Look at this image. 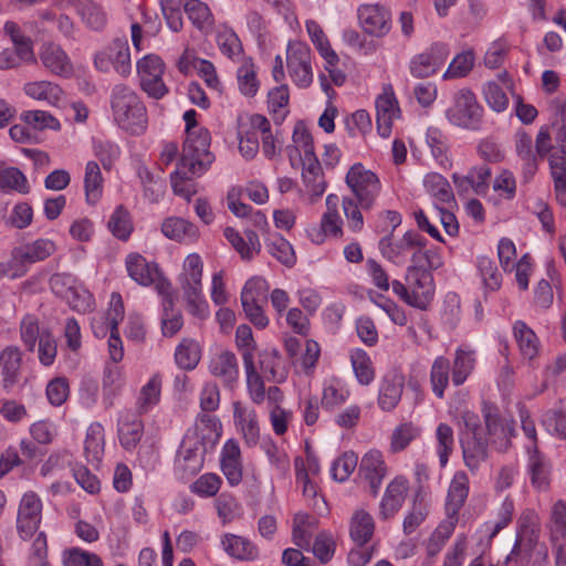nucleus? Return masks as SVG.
<instances>
[{
  "mask_svg": "<svg viewBox=\"0 0 566 566\" xmlns=\"http://www.w3.org/2000/svg\"><path fill=\"white\" fill-rule=\"evenodd\" d=\"M114 122L124 130L142 134L147 128V109L139 95L129 86L115 85L111 93Z\"/></svg>",
  "mask_w": 566,
  "mask_h": 566,
  "instance_id": "nucleus-1",
  "label": "nucleus"
},
{
  "mask_svg": "<svg viewBox=\"0 0 566 566\" xmlns=\"http://www.w3.org/2000/svg\"><path fill=\"white\" fill-rule=\"evenodd\" d=\"M203 262L198 253H190L182 263V272L179 283L187 302L188 312L198 317L206 318L209 315V305L202 293Z\"/></svg>",
  "mask_w": 566,
  "mask_h": 566,
  "instance_id": "nucleus-2",
  "label": "nucleus"
},
{
  "mask_svg": "<svg viewBox=\"0 0 566 566\" xmlns=\"http://www.w3.org/2000/svg\"><path fill=\"white\" fill-rule=\"evenodd\" d=\"M394 293L408 305L427 310L434 297V281L431 272L419 266H409L406 273V284L394 280Z\"/></svg>",
  "mask_w": 566,
  "mask_h": 566,
  "instance_id": "nucleus-3",
  "label": "nucleus"
},
{
  "mask_svg": "<svg viewBox=\"0 0 566 566\" xmlns=\"http://www.w3.org/2000/svg\"><path fill=\"white\" fill-rule=\"evenodd\" d=\"M211 136L206 127L186 135L180 158L181 167L187 168L192 176H202L214 160L213 154L209 150Z\"/></svg>",
  "mask_w": 566,
  "mask_h": 566,
  "instance_id": "nucleus-4",
  "label": "nucleus"
},
{
  "mask_svg": "<svg viewBox=\"0 0 566 566\" xmlns=\"http://www.w3.org/2000/svg\"><path fill=\"white\" fill-rule=\"evenodd\" d=\"M535 150L538 157L548 155L551 175L554 180L556 200L566 206V150L564 147H553L547 127H542L536 136Z\"/></svg>",
  "mask_w": 566,
  "mask_h": 566,
  "instance_id": "nucleus-5",
  "label": "nucleus"
},
{
  "mask_svg": "<svg viewBox=\"0 0 566 566\" xmlns=\"http://www.w3.org/2000/svg\"><path fill=\"white\" fill-rule=\"evenodd\" d=\"M483 107L475 94L468 87L460 88L452 95L451 105L444 111L447 120L463 129H476L482 119Z\"/></svg>",
  "mask_w": 566,
  "mask_h": 566,
  "instance_id": "nucleus-6",
  "label": "nucleus"
},
{
  "mask_svg": "<svg viewBox=\"0 0 566 566\" xmlns=\"http://www.w3.org/2000/svg\"><path fill=\"white\" fill-rule=\"evenodd\" d=\"M345 182L352 197L357 199L364 210L374 207L381 190V182L373 170L366 168L361 163H356L348 169Z\"/></svg>",
  "mask_w": 566,
  "mask_h": 566,
  "instance_id": "nucleus-7",
  "label": "nucleus"
},
{
  "mask_svg": "<svg viewBox=\"0 0 566 566\" xmlns=\"http://www.w3.org/2000/svg\"><path fill=\"white\" fill-rule=\"evenodd\" d=\"M286 67L292 83L298 88H307L314 80L313 53L302 41H291L286 48Z\"/></svg>",
  "mask_w": 566,
  "mask_h": 566,
  "instance_id": "nucleus-8",
  "label": "nucleus"
},
{
  "mask_svg": "<svg viewBox=\"0 0 566 566\" xmlns=\"http://www.w3.org/2000/svg\"><path fill=\"white\" fill-rule=\"evenodd\" d=\"M94 66L103 73L114 70L123 77L129 76L132 73V59L127 40L115 39L98 50L94 54Z\"/></svg>",
  "mask_w": 566,
  "mask_h": 566,
  "instance_id": "nucleus-9",
  "label": "nucleus"
},
{
  "mask_svg": "<svg viewBox=\"0 0 566 566\" xmlns=\"http://www.w3.org/2000/svg\"><path fill=\"white\" fill-rule=\"evenodd\" d=\"M142 90L151 98L161 99L169 92L164 82L165 63L157 54H146L136 63Z\"/></svg>",
  "mask_w": 566,
  "mask_h": 566,
  "instance_id": "nucleus-10",
  "label": "nucleus"
},
{
  "mask_svg": "<svg viewBox=\"0 0 566 566\" xmlns=\"http://www.w3.org/2000/svg\"><path fill=\"white\" fill-rule=\"evenodd\" d=\"M449 56V48L442 42L432 43L422 52L415 54L408 69L415 78H427L433 76L443 66Z\"/></svg>",
  "mask_w": 566,
  "mask_h": 566,
  "instance_id": "nucleus-11",
  "label": "nucleus"
},
{
  "mask_svg": "<svg viewBox=\"0 0 566 566\" xmlns=\"http://www.w3.org/2000/svg\"><path fill=\"white\" fill-rule=\"evenodd\" d=\"M43 504L40 496L25 492L20 500L17 514V530L21 538L30 539L39 530L42 521Z\"/></svg>",
  "mask_w": 566,
  "mask_h": 566,
  "instance_id": "nucleus-12",
  "label": "nucleus"
},
{
  "mask_svg": "<svg viewBox=\"0 0 566 566\" xmlns=\"http://www.w3.org/2000/svg\"><path fill=\"white\" fill-rule=\"evenodd\" d=\"M55 251L56 244L53 240L39 238L32 242L13 248L11 256L18 274L23 276L31 264L44 261Z\"/></svg>",
  "mask_w": 566,
  "mask_h": 566,
  "instance_id": "nucleus-13",
  "label": "nucleus"
},
{
  "mask_svg": "<svg viewBox=\"0 0 566 566\" xmlns=\"http://www.w3.org/2000/svg\"><path fill=\"white\" fill-rule=\"evenodd\" d=\"M222 436L220 419L210 413H199L195 423L186 431L185 438L198 442L207 451L213 449Z\"/></svg>",
  "mask_w": 566,
  "mask_h": 566,
  "instance_id": "nucleus-14",
  "label": "nucleus"
},
{
  "mask_svg": "<svg viewBox=\"0 0 566 566\" xmlns=\"http://www.w3.org/2000/svg\"><path fill=\"white\" fill-rule=\"evenodd\" d=\"M357 15L363 30L371 36H385L391 29L390 12L382 4H360L357 10Z\"/></svg>",
  "mask_w": 566,
  "mask_h": 566,
  "instance_id": "nucleus-15",
  "label": "nucleus"
},
{
  "mask_svg": "<svg viewBox=\"0 0 566 566\" xmlns=\"http://www.w3.org/2000/svg\"><path fill=\"white\" fill-rule=\"evenodd\" d=\"M206 452L198 442L184 437L175 459V474L182 480L197 474L203 467Z\"/></svg>",
  "mask_w": 566,
  "mask_h": 566,
  "instance_id": "nucleus-16",
  "label": "nucleus"
},
{
  "mask_svg": "<svg viewBox=\"0 0 566 566\" xmlns=\"http://www.w3.org/2000/svg\"><path fill=\"white\" fill-rule=\"evenodd\" d=\"M376 106V124L378 135L388 138L392 132V124L400 117V108L390 85L384 87L380 95L375 101Z\"/></svg>",
  "mask_w": 566,
  "mask_h": 566,
  "instance_id": "nucleus-17",
  "label": "nucleus"
},
{
  "mask_svg": "<svg viewBox=\"0 0 566 566\" xmlns=\"http://www.w3.org/2000/svg\"><path fill=\"white\" fill-rule=\"evenodd\" d=\"M124 318V303L122 295L117 292L111 294L108 310L106 313H96L91 318V326L94 335L98 338L105 337L118 331L117 326Z\"/></svg>",
  "mask_w": 566,
  "mask_h": 566,
  "instance_id": "nucleus-18",
  "label": "nucleus"
},
{
  "mask_svg": "<svg viewBox=\"0 0 566 566\" xmlns=\"http://www.w3.org/2000/svg\"><path fill=\"white\" fill-rule=\"evenodd\" d=\"M491 169L486 165L472 167L467 175L453 172L452 182L459 196H468L470 192L485 195L489 190Z\"/></svg>",
  "mask_w": 566,
  "mask_h": 566,
  "instance_id": "nucleus-19",
  "label": "nucleus"
},
{
  "mask_svg": "<svg viewBox=\"0 0 566 566\" xmlns=\"http://www.w3.org/2000/svg\"><path fill=\"white\" fill-rule=\"evenodd\" d=\"M233 423L237 431L242 436L247 447H255L260 441V424L256 411L240 401H234Z\"/></svg>",
  "mask_w": 566,
  "mask_h": 566,
  "instance_id": "nucleus-20",
  "label": "nucleus"
},
{
  "mask_svg": "<svg viewBox=\"0 0 566 566\" xmlns=\"http://www.w3.org/2000/svg\"><path fill=\"white\" fill-rule=\"evenodd\" d=\"M485 426L488 430L486 441L497 451H505L511 446L515 436L514 420L497 413H485Z\"/></svg>",
  "mask_w": 566,
  "mask_h": 566,
  "instance_id": "nucleus-21",
  "label": "nucleus"
},
{
  "mask_svg": "<svg viewBox=\"0 0 566 566\" xmlns=\"http://www.w3.org/2000/svg\"><path fill=\"white\" fill-rule=\"evenodd\" d=\"M387 471L388 468L381 451L370 449L363 455L359 474L368 483L374 495L378 494Z\"/></svg>",
  "mask_w": 566,
  "mask_h": 566,
  "instance_id": "nucleus-22",
  "label": "nucleus"
},
{
  "mask_svg": "<svg viewBox=\"0 0 566 566\" xmlns=\"http://www.w3.org/2000/svg\"><path fill=\"white\" fill-rule=\"evenodd\" d=\"M220 468L231 486H237L243 479L241 448L235 439H228L220 451Z\"/></svg>",
  "mask_w": 566,
  "mask_h": 566,
  "instance_id": "nucleus-23",
  "label": "nucleus"
},
{
  "mask_svg": "<svg viewBox=\"0 0 566 566\" xmlns=\"http://www.w3.org/2000/svg\"><path fill=\"white\" fill-rule=\"evenodd\" d=\"M408 490L409 482L403 475H397L388 483L379 503L381 518L387 520L398 513L405 503Z\"/></svg>",
  "mask_w": 566,
  "mask_h": 566,
  "instance_id": "nucleus-24",
  "label": "nucleus"
},
{
  "mask_svg": "<svg viewBox=\"0 0 566 566\" xmlns=\"http://www.w3.org/2000/svg\"><path fill=\"white\" fill-rule=\"evenodd\" d=\"M209 371L219 378L223 386L233 389L239 381V365L232 352L223 350L213 355L209 361Z\"/></svg>",
  "mask_w": 566,
  "mask_h": 566,
  "instance_id": "nucleus-25",
  "label": "nucleus"
},
{
  "mask_svg": "<svg viewBox=\"0 0 566 566\" xmlns=\"http://www.w3.org/2000/svg\"><path fill=\"white\" fill-rule=\"evenodd\" d=\"M43 66L54 75L70 77L73 74V64L67 53L55 43H44L39 52Z\"/></svg>",
  "mask_w": 566,
  "mask_h": 566,
  "instance_id": "nucleus-26",
  "label": "nucleus"
},
{
  "mask_svg": "<svg viewBox=\"0 0 566 566\" xmlns=\"http://www.w3.org/2000/svg\"><path fill=\"white\" fill-rule=\"evenodd\" d=\"M125 266L128 276L142 286L151 285L159 275L157 264L147 261L137 252H132L126 256Z\"/></svg>",
  "mask_w": 566,
  "mask_h": 566,
  "instance_id": "nucleus-27",
  "label": "nucleus"
},
{
  "mask_svg": "<svg viewBox=\"0 0 566 566\" xmlns=\"http://www.w3.org/2000/svg\"><path fill=\"white\" fill-rule=\"evenodd\" d=\"M424 140L436 164L442 169H451L453 161L447 135L440 128L430 126L426 130Z\"/></svg>",
  "mask_w": 566,
  "mask_h": 566,
  "instance_id": "nucleus-28",
  "label": "nucleus"
},
{
  "mask_svg": "<svg viewBox=\"0 0 566 566\" xmlns=\"http://www.w3.org/2000/svg\"><path fill=\"white\" fill-rule=\"evenodd\" d=\"M426 192L431 197L433 206H453L454 193L448 179L439 172H428L422 179Z\"/></svg>",
  "mask_w": 566,
  "mask_h": 566,
  "instance_id": "nucleus-29",
  "label": "nucleus"
},
{
  "mask_svg": "<svg viewBox=\"0 0 566 566\" xmlns=\"http://www.w3.org/2000/svg\"><path fill=\"white\" fill-rule=\"evenodd\" d=\"M464 464L471 472H476L488 458V441L475 434H462L460 437Z\"/></svg>",
  "mask_w": 566,
  "mask_h": 566,
  "instance_id": "nucleus-30",
  "label": "nucleus"
},
{
  "mask_svg": "<svg viewBox=\"0 0 566 566\" xmlns=\"http://www.w3.org/2000/svg\"><path fill=\"white\" fill-rule=\"evenodd\" d=\"M350 397L347 382L337 376L324 378L322 384V406L326 410H333L344 405Z\"/></svg>",
  "mask_w": 566,
  "mask_h": 566,
  "instance_id": "nucleus-31",
  "label": "nucleus"
},
{
  "mask_svg": "<svg viewBox=\"0 0 566 566\" xmlns=\"http://www.w3.org/2000/svg\"><path fill=\"white\" fill-rule=\"evenodd\" d=\"M287 155L291 160L300 159L302 164L317 159L312 135L302 123L294 127L292 145L287 147Z\"/></svg>",
  "mask_w": 566,
  "mask_h": 566,
  "instance_id": "nucleus-32",
  "label": "nucleus"
},
{
  "mask_svg": "<svg viewBox=\"0 0 566 566\" xmlns=\"http://www.w3.org/2000/svg\"><path fill=\"white\" fill-rule=\"evenodd\" d=\"M415 237L416 233L407 232L398 240H394L390 237L382 238L379 242L382 256L396 265L405 264L409 259Z\"/></svg>",
  "mask_w": 566,
  "mask_h": 566,
  "instance_id": "nucleus-33",
  "label": "nucleus"
},
{
  "mask_svg": "<svg viewBox=\"0 0 566 566\" xmlns=\"http://www.w3.org/2000/svg\"><path fill=\"white\" fill-rule=\"evenodd\" d=\"M476 364V353L469 345L457 347L452 361L451 381L455 387L463 385L473 373Z\"/></svg>",
  "mask_w": 566,
  "mask_h": 566,
  "instance_id": "nucleus-34",
  "label": "nucleus"
},
{
  "mask_svg": "<svg viewBox=\"0 0 566 566\" xmlns=\"http://www.w3.org/2000/svg\"><path fill=\"white\" fill-rule=\"evenodd\" d=\"M239 63L235 72L238 90L245 97H254L261 86L259 69L251 56H243Z\"/></svg>",
  "mask_w": 566,
  "mask_h": 566,
  "instance_id": "nucleus-35",
  "label": "nucleus"
},
{
  "mask_svg": "<svg viewBox=\"0 0 566 566\" xmlns=\"http://www.w3.org/2000/svg\"><path fill=\"white\" fill-rule=\"evenodd\" d=\"M223 234L242 260L250 261L261 251L259 235L252 230H247L241 235L235 229L228 227L224 229Z\"/></svg>",
  "mask_w": 566,
  "mask_h": 566,
  "instance_id": "nucleus-36",
  "label": "nucleus"
},
{
  "mask_svg": "<svg viewBox=\"0 0 566 566\" xmlns=\"http://www.w3.org/2000/svg\"><path fill=\"white\" fill-rule=\"evenodd\" d=\"M303 165L302 179L305 186V195L308 202H315L326 190L327 184L318 159Z\"/></svg>",
  "mask_w": 566,
  "mask_h": 566,
  "instance_id": "nucleus-37",
  "label": "nucleus"
},
{
  "mask_svg": "<svg viewBox=\"0 0 566 566\" xmlns=\"http://www.w3.org/2000/svg\"><path fill=\"white\" fill-rule=\"evenodd\" d=\"M405 379L401 375L390 374L382 378L379 394L378 406L384 411H391L401 399Z\"/></svg>",
  "mask_w": 566,
  "mask_h": 566,
  "instance_id": "nucleus-38",
  "label": "nucleus"
},
{
  "mask_svg": "<svg viewBox=\"0 0 566 566\" xmlns=\"http://www.w3.org/2000/svg\"><path fill=\"white\" fill-rule=\"evenodd\" d=\"M105 451L104 427L99 422H92L87 429L84 440V454L88 463L98 467Z\"/></svg>",
  "mask_w": 566,
  "mask_h": 566,
  "instance_id": "nucleus-39",
  "label": "nucleus"
},
{
  "mask_svg": "<svg viewBox=\"0 0 566 566\" xmlns=\"http://www.w3.org/2000/svg\"><path fill=\"white\" fill-rule=\"evenodd\" d=\"M21 360V352L15 346H8L1 352V377L4 389L10 390L18 384Z\"/></svg>",
  "mask_w": 566,
  "mask_h": 566,
  "instance_id": "nucleus-40",
  "label": "nucleus"
},
{
  "mask_svg": "<svg viewBox=\"0 0 566 566\" xmlns=\"http://www.w3.org/2000/svg\"><path fill=\"white\" fill-rule=\"evenodd\" d=\"M118 439L126 450L134 449L143 436V423L132 412H124L119 416L117 423Z\"/></svg>",
  "mask_w": 566,
  "mask_h": 566,
  "instance_id": "nucleus-41",
  "label": "nucleus"
},
{
  "mask_svg": "<svg viewBox=\"0 0 566 566\" xmlns=\"http://www.w3.org/2000/svg\"><path fill=\"white\" fill-rule=\"evenodd\" d=\"M23 92L27 96L52 106H57L63 99V90L50 81L28 82L23 86Z\"/></svg>",
  "mask_w": 566,
  "mask_h": 566,
  "instance_id": "nucleus-42",
  "label": "nucleus"
},
{
  "mask_svg": "<svg viewBox=\"0 0 566 566\" xmlns=\"http://www.w3.org/2000/svg\"><path fill=\"white\" fill-rule=\"evenodd\" d=\"M500 83L506 87L510 86L511 80L507 72L500 73L497 81H489L483 86L485 102L497 113L505 111L509 106V97Z\"/></svg>",
  "mask_w": 566,
  "mask_h": 566,
  "instance_id": "nucleus-43",
  "label": "nucleus"
},
{
  "mask_svg": "<svg viewBox=\"0 0 566 566\" xmlns=\"http://www.w3.org/2000/svg\"><path fill=\"white\" fill-rule=\"evenodd\" d=\"M221 545L224 552L240 560H254L258 558L259 552L255 545L245 537L224 534L221 538Z\"/></svg>",
  "mask_w": 566,
  "mask_h": 566,
  "instance_id": "nucleus-44",
  "label": "nucleus"
},
{
  "mask_svg": "<svg viewBox=\"0 0 566 566\" xmlns=\"http://www.w3.org/2000/svg\"><path fill=\"white\" fill-rule=\"evenodd\" d=\"M527 472L531 483L538 490L546 489L548 485L549 464L545 458L538 452L537 447L532 449L527 447Z\"/></svg>",
  "mask_w": 566,
  "mask_h": 566,
  "instance_id": "nucleus-45",
  "label": "nucleus"
},
{
  "mask_svg": "<svg viewBox=\"0 0 566 566\" xmlns=\"http://www.w3.org/2000/svg\"><path fill=\"white\" fill-rule=\"evenodd\" d=\"M104 189V179L101 168L97 163L91 160L85 166L84 172V190L85 200L90 206L96 205L102 196Z\"/></svg>",
  "mask_w": 566,
  "mask_h": 566,
  "instance_id": "nucleus-46",
  "label": "nucleus"
},
{
  "mask_svg": "<svg viewBox=\"0 0 566 566\" xmlns=\"http://www.w3.org/2000/svg\"><path fill=\"white\" fill-rule=\"evenodd\" d=\"M305 29L313 45L324 62H327L329 65H332L338 61L337 53L333 50L327 35L318 22L315 20H306Z\"/></svg>",
  "mask_w": 566,
  "mask_h": 566,
  "instance_id": "nucleus-47",
  "label": "nucleus"
},
{
  "mask_svg": "<svg viewBox=\"0 0 566 566\" xmlns=\"http://www.w3.org/2000/svg\"><path fill=\"white\" fill-rule=\"evenodd\" d=\"M469 495V479L465 472H457L449 485L446 502L447 512L459 513Z\"/></svg>",
  "mask_w": 566,
  "mask_h": 566,
  "instance_id": "nucleus-48",
  "label": "nucleus"
},
{
  "mask_svg": "<svg viewBox=\"0 0 566 566\" xmlns=\"http://www.w3.org/2000/svg\"><path fill=\"white\" fill-rule=\"evenodd\" d=\"M219 50L228 59L239 62L243 57V46L239 35L228 25H221L216 38Z\"/></svg>",
  "mask_w": 566,
  "mask_h": 566,
  "instance_id": "nucleus-49",
  "label": "nucleus"
},
{
  "mask_svg": "<svg viewBox=\"0 0 566 566\" xmlns=\"http://www.w3.org/2000/svg\"><path fill=\"white\" fill-rule=\"evenodd\" d=\"M161 386L163 377L160 374L151 375L147 382L142 386L136 402L140 412H148L159 403Z\"/></svg>",
  "mask_w": 566,
  "mask_h": 566,
  "instance_id": "nucleus-50",
  "label": "nucleus"
},
{
  "mask_svg": "<svg viewBox=\"0 0 566 566\" xmlns=\"http://www.w3.org/2000/svg\"><path fill=\"white\" fill-rule=\"evenodd\" d=\"M451 365L450 360L444 356H438L432 361L430 368V384L433 394L439 399L444 397V391L451 379Z\"/></svg>",
  "mask_w": 566,
  "mask_h": 566,
  "instance_id": "nucleus-51",
  "label": "nucleus"
},
{
  "mask_svg": "<svg viewBox=\"0 0 566 566\" xmlns=\"http://www.w3.org/2000/svg\"><path fill=\"white\" fill-rule=\"evenodd\" d=\"M250 127L259 130V136L262 139V151L266 158H273L277 154V140L272 133L270 120L261 114L250 115Z\"/></svg>",
  "mask_w": 566,
  "mask_h": 566,
  "instance_id": "nucleus-52",
  "label": "nucleus"
},
{
  "mask_svg": "<svg viewBox=\"0 0 566 566\" xmlns=\"http://www.w3.org/2000/svg\"><path fill=\"white\" fill-rule=\"evenodd\" d=\"M349 360L357 382L370 385L375 379V369L369 355L361 348H354L349 352Z\"/></svg>",
  "mask_w": 566,
  "mask_h": 566,
  "instance_id": "nucleus-53",
  "label": "nucleus"
},
{
  "mask_svg": "<svg viewBox=\"0 0 566 566\" xmlns=\"http://www.w3.org/2000/svg\"><path fill=\"white\" fill-rule=\"evenodd\" d=\"M375 530L373 516L364 510L356 511L350 520L349 534L352 539L363 546L367 543Z\"/></svg>",
  "mask_w": 566,
  "mask_h": 566,
  "instance_id": "nucleus-54",
  "label": "nucleus"
},
{
  "mask_svg": "<svg viewBox=\"0 0 566 566\" xmlns=\"http://www.w3.org/2000/svg\"><path fill=\"white\" fill-rule=\"evenodd\" d=\"M189 20L199 30H208L212 27L214 19L207 3L201 0H180Z\"/></svg>",
  "mask_w": 566,
  "mask_h": 566,
  "instance_id": "nucleus-55",
  "label": "nucleus"
},
{
  "mask_svg": "<svg viewBox=\"0 0 566 566\" xmlns=\"http://www.w3.org/2000/svg\"><path fill=\"white\" fill-rule=\"evenodd\" d=\"M337 206V195L329 193L326 197V211L322 214L319 223L324 231L333 238L343 235V219L338 213Z\"/></svg>",
  "mask_w": 566,
  "mask_h": 566,
  "instance_id": "nucleus-56",
  "label": "nucleus"
},
{
  "mask_svg": "<svg viewBox=\"0 0 566 566\" xmlns=\"http://www.w3.org/2000/svg\"><path fill=\"white\" fill-rule=\"evenodd\" d=\"M269 253L280 263L292 268L296 262V256L292 244L279 233L269 234L265 239Z\"/></svg>",
  "mask_w": 566,
  "mask_h": 566,
  "instance_id": "nucleus-57",
  "label": "nucleus"
},
{
  "mask_svg": "<svg viewBox=\"0 0 566 566\" xmlns=\"http://www.w3.org/2000/svg\"><path fill=\"white\" fill-rule=\"evenodd\" d=\"M316 528V520L306 513H296L293 520V542L301 548L308 549L313 533Z\"/></svg>",
  "mask_w": 566,
  "mask_h": 566,
  "instance_id": "nucleus-58",
  "label": "nucleus"
},
{
  "mask_svg": "<svg viewBox=\"0 0 566 566\" xmlns=\"http://www.w3.org/2000/svg\"><path fill=\"white\" fill-rule=\"evenodd\" d=\"M515 147L517 156L524 161L523 170L526 177H532L537 170V154L533 149L531 135L520 132L516 134Z\"/></svg>",
  "mask_w": 566,
  "mask_h": 566,
  "instance_id": "nucleus-59",
  "label": "nucleus"
},
{
  "mask_svg": "<svg viewBox=\"0 0 566 566\" xmlns=\"http://www.w3.org/2000/svg\"><path fill=\"white\" fill-rule=\"evenodd\" d=\"M243 366L249 398L255 405H261L265 401V386L262 376L258 373L254 361H251L249 354L245 355V364H243Z\"/></svg>",
  "mask_w": 566,
  "mask_h": 566,
  "instance_id": "nucleus-60",
  "label": "nucleus"
},
{
  "mask_svg": "<svg viewBox=\"0 0 566 566\" xmlns=\"http://www.w3.org/2000/svg\"><path fill=\"white\" fill-rule=\"evenodd\" d=\"M514 514V502L511 497L506 496L501 506L497 510L496 516L493 521H488L483 524V532L492 539L495 537L503 528L507 527L512 522Z\"/></svg>",
  "mask_w": 566,
  "mask_h": 566,
  "instance_id": "nucleus-61",
  "label": "nucleus"
},
{
  "mask_svg": "<svg viewBox=\"0 0 566 566\" xmlns=\"http://www.w3.org/2000/svg\"><path fill=\"white\" fill-rule=\"evenodd\" d=\"M513 332L523 357L533 359L538 353V339L535 333L521 321L514 324Z\"/></svg>",
  "mask_w": 566,
  "mask_h": 566,
  "instance_id": "nucleus-62",
  "label": "nucleus"
},
{
  "mask_svg": "<svg viewBox=\"0 0 566 566\" xmlns=\"http://www.w3.org/2000/svg\"><path fill=\"white\" fill-rule=\"evenodd\" d=\"M474 62L475 54L472 49L458 53L450 62L446 72L442 74V78L448 81L465 77L472 71Z\"/></svg>",
  "mask_w": 566,
  "mask_h": 566,
  "instance_id": "nucleus-63",
  "label": "nucleus"
},
{
  "mask_svg": "<svg viewBox=\"0 0 566 566\" xmlns=\"http://www.w3.org/2000/svg\"><path fill=\"white\" fill-rule=\"evenodd\" d=\"M421 436V428L412 422H402L397 426L390 437V450L400 452Z\"/></svg>",
  "mask_w": 566,
  "mask_h": 566,
  "instance_id": "nucleus-64",
  "label": "nucleus"
}]
</instances>
